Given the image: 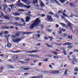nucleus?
<instances>
[{
	"mask_svg": "<svg viewBox=\"0 0 78 78\" xmlns=\"http://www.w3.org/2000/svg\"><path fill=\"white\" fill-rule=\"evenodd\" d=\"M73 47V46H68V48H69V49H70V48H72Z\"/></svg>",
	"mask_w": 78,
	"mask_h": 78,
	"instance_id": "39",
	"label": "nucleus"
},
{
	"mask_svg": "<svg viewBox=\"0 0 78 78\" xmlns=\"http://www.w3.org/2000/svg\"><path fill=\"white\" fill-rule=\"evenodd\" d=\"M1 18H4V19L7 20H9V19H10L11 16L10 15H6L5 16L4 14H2L1 15Z\"/></svg>",
	"mask_w": 78,
	"mask_h": 78,
	"instance_id": "4",
	"label": "nucleus"
},
{
	"mask_svg": "<svg viewBox=\"0 0 78 78\" xmlns=\"http://www.w3.org/2000/svg\"><path fill=\"white\" fill-rule=\"evenodd\" d=\"M67 72L65 71V73H64V74L65 75H67Z\"/></svg>",
	"mask_w": 78,
	"mask_h": 78,
	"instance_id": "57",
	"label": "nucleus"
},
{
	"mask_svg": "<svg viewBox=\"0 0 78 78\" xmlns=\"http://www.w3.org/2000/svg\"><path fill=\"white\" fill-rule=\"evenodd\" d=\"M28 56H31V57H34V58H38V55L34 54L28 55Z\"/></svg>",
	"mask_w": 78,
	"mask_h": 78,
	"instance_id": "10",
	"label": "nucleus"
},
{
	"mask_svg": "<svg viewBox=\"0 0 78 78\" xmlns=\"http://www.w3.org/2000/svg\"><path fill=\"white\" fill-rule=\"evenodd\" d=\"M17 58H18V55H15L13 57V61H16V59H17Z\"/></svg>",
	"mask_w": 78,
	"mask_h": 78,
	"instance_id": "17",
	"label": "nucleus"
},
{
	"mask_svg": "<svg viewBox=\"0 0 78 78\" xmlns=\"http://www.w3.org/2000/svg\"><path fill=\"white\" fill-rule=\"evenodd\" d=\"M30 33H31V32H25L23 31H20L18 32H17L16 34L15 35H11V37H12L14 38H16L17 37H18V36L20 34H30Z\"/></svg>",
	"mask_w": 78,
	"mask_h": 78,
	"instance_id": "2",
	"label": "nucleus"
},
{
	"mask_svg": "<svg viewBox=\"0 0 78 78\" xmlns=\"http://www.w3.org/2000/svg\"><path fill=\"white\" fill-rule=\"evenodd\" d=\"M13 14L15 16H18L20 15V14L18 13H15Z\"/></svg>",
	"mask_w": 78,
	"mask_h": 78,
	"instance_id": "23",
	"label": "nucleus"
},
{
	"mask_svg": "<svg viewBox=\"0 0 78 78\" xmlns=\"http://www.w3.org/2000/svg\"><path fill=\"white\" fill-rule=\"evenodd\" d=\"M18 5L20 6H24L25 8H27L28 9H29V8H30V6L26 5L21 3H20Z\"/></svg>",
	"mask_w": 78,
	"mask_h": 78,
	"instance_id": "5",
	"label": "nucleus"
},
{
	"mask_svg": "<svg viewBox=\"0 0 78 78\" xmlns=\"http://www.w3.org/2000/svg\"><path fill=\"white\" fill-rule=\"evenodd\" d=\"M53 53H54L55 55H58V53H57L56 52H53Z\"/></svg>",
	"mask_w": 78,
	"mask_h": 78,
	"instance_id": "49",
	"label": "nucleus"
},
{
	"mask_svg": "<svg viewBox=\"0 0 78 78\" xmlns=\"http://www.w3.org/2000/svg\"><path fill=\"white\" fill-rule=\"evenodd\" d=\"M19 52H21V51H14L13 52V53H19Z\"/></svg>",
	"mask_w": 78,
	"mask_h": 78,
	"instance_id": "35",
	"label": "nucleus"
},
{
	"mask_svg": "<svg viewBox=\"0 0 78 78\" xmlns=\"http://www.w3.org/2000/svg\"><path fill=\"white\" fill-rule=\"evenodd\" d=\"M45 16V14H42L41 17H44Z\"/></svg>",
	"mask_w": 78,
	"mask_h": 78,
	"instance_id": "51",
	"label": "nucleus"
},
{
	"mask_svg": "<svg viewBox=\"0 0 78 78\" xmlns=\"http://www.w3.org/2000/svg\"><path fill=\"white\" fill-rule=\"evenodd\" d=\"M50 14H51V15H53L54 14V13H53V12H49Z\"/></svg>",
	"mask_w": 78,
	"mask_h": 78,
	"instance_id": "52",
	"label": "nucleus"
},
{
	"mask_svg": "<svg viewBox=\"0 0 78 78\" xmlns=\"http://www.w3.org/2000/svg\"><path fill=\"white\" fill-rule=\"evenodd\" d=\"M62 31H66V30L65 29H62Z\"/></svg>",
	"mask_w": 78,
	"mask_h": 78,
	"instance_id": "60",
	"label": "nucleus"
},
{
	"mask_svg": "<svg viewBox=\"0 0 78 78\" xmlns=\"http://www.w3.org/2000/svg\"><path fill=\"white\" fill-rule=\"evenodd\" d=\"M73 61H72V63H73V64L74 65V64H75V63H74V62H76L77 60H76V59L75 58H73Z\"/></svg>",
	"mask_w": 78,
	"mask_h": 78,
	"instance_id": "19",
	"label": "nucleus"
},
{
	"mask_svg": "<svg viewBox=\"0 0 78 78\" xmlns=\"http://www.w3.org/2000/svg\"><path fill=\"white\" fill-rule=\"evenodd\" d=\"M3 34V33L2 32H0V36H2Z\"/></svg>",
	"mask_w": 78,
	"mask_h": 78,
	"instance_id": "55",
	"label": "nucleus"
},
{
	"mask_svg": "<svg viewBox=\"0 0 78 78\" xmlns=\"http://www.w3.org/2000/svg\"><path fill=\"white\" fill-rule=\"evenodd\" d=\"M51 31H52V29H51V30L48 29V30H47V31H48V32H51Z\"/></svg>",
	"mask_w": 78,
	"mask_h": 78,
	"instance_id": "37",
	"label": "nucleus"
},
{
	"mask_svg": "<svg viewBox=\"0 0 78 78\" xmlns=\"http://www.w3.org/2000/svg\"><path fill=\"white\" fill-rule=\"evenodd\" d=\"M73 16H74V17H78L77 16H74L73 15V14H72L71 15H70L71 17H72Z\"/></svg>",
	"mask_w": 78,
	"mask_h": 78,
	"instance_id": "33",
	"label": "nucleus"
},
{
	"mask_svg": "<svg viewBox=\"0 0 78 78\" xmlns=\"http://www.w3.org/2000/svg\"><path fill=\"white\" fill-rule=\"evenodd\" d=\"M12 40L13 42H15V43H18V42H19L21 41V39L20 38H18L15 39H12Z\"/></svg>",
	"mask_w": 78,
	"mask_h": 78,
	"instance_id": "7",
	"label": "nucleus"
},
{
	"mask_svg": "<svg viewBox=\"0 0 78 78\" xmlns=\"http://www.w3.org/2000/svg\"><path fill=\"white\" fill-rule=\"evenodd\" d=\"M19 11H22L23 12H24V11H25L23 9H19Z\"/></svg>",
	"mask_w": 78,
	"mask_h": 78,
	"instance_id": "31",
	"label": "nucleus"
},
{
	"mask_svg": "<svg viewBox=\"0 0 78 78\" xmlns=\"http://www.w3.org/2000/svg\"><path fill=\"white\" fill-rule=\"evenodd\" d=\"M70 3V5H71V6H73V3Z\"/></svg>",
	"mask_w": 78,
	"mask_h": 78,
	"instance_id": "56",
	"label": "nucleus"
},
{
	"mask_svg": "<svg viewBox=\"0 0 78 78\" xmlns=\"http://www.w3.org/2000/svg\"><path fill=\"white\" fill-rule=\"evenodd\" d=\"M40 27H41L42 28H44V25H41Z\"/></svg>",
	"mask_w": 78,
	"mask_h": 78,
	"instance_id": "54",
	"label": "nucleus"
},
{
	"mask_svg": "<svg viewBox=\"0 0 78 78\" xmlns=\"http://www.w3.org/2000/svg\"><path fill=\"white\" fill-rule=\"evenodd\" d=\"M7 46L8 48H10V47H11V46H12V44L9 43L7 44Z\"/></svg>",
	"mask_w": 78,
	"mask_h": 78,
	"instance_id": "16",
	"label": "nucleus"
},
{
	"mask_svg": "<svg viewBox=\"0 0 78 78\" xmlns=\"http://www.w3.org/2000/svg\"><path fill=\"white\" fill-rule=\"evenodd\" d=\"M46 45H47V47H51V46H50V45L49 44H46Z\"/></svg>",
	"mask_w": 78,
	"mask_h": 78,
	"instance_id": "48",
	"label": "nucleus"
},
{
	"mask_svg": "<svg viewBox=\"0 0 78 78\" xmlns=\"http://www.w3.org/2000/svg\"><path fill=\"white\" fill-rule=\"evenodd\" d=\"M29 74H30V73H24V75H29Z\"/></svg>",
	"mask_w": 78,
	"mask_h": 78,
	"instance_id": "61",
	"label": "nucleus"
},
{
	"mask_svg": "<svg viewBox=\"0 0 78 78\" xmlns=\"http://www.w3.org/2000/svg\"><path fill=\"white\" fill-rule=\"evenodd\" d=\"M75 71L76 72H78V69L77 68H76V69H75Z\"/></svg>",
	"mask_w": 78,
	"mask_h": 78,
	"instance_id": "44",
	"label": "nucleus"
},
{
	"mask_svg": "<svg viewBox=\"0 0 78 78\" xmlns=\"http://www.w3.org/2000/svg\"><path fill=\"white\" fill-rule=\"evenodd\" d=\"M53 74H58L59 73V71H54L53 72Z\"/></svg>",
	"mask_w": 78,
	"mask_h": 78,
	"instance_id": "18",
	"label": "nucleus"
},
{
	"mask_svg": "<svg viewBox=\"0 0 78 78\" xmlns=\"http://www.w3.org/2000/svg\"><path fill=\"white\" fill-rule=\"evenodd\" d=\"M61 12H62L61 11H59L58 12V14H61Z\"/></svg>",
	"mask_w": 78,
	"mask_h": 78,
	"instance_id": "63",
	"label": "nucleus"
},
{
	"mask_svg": "<svg viewBox=\"0 0 78 78\" xmlns=\"http://www.w3.org/2000/svg\"><path fill=\"white\" fill-rule=\"evenodd\" d=\"M61 17L62 20H63V19H64V20H66L65 22H66V23L68 22V25L69 27L70 28V30H71L72 31H73V30H72V28H73V27L72 26V23H70L69 21H68L67 19H66V18L65 17H64V16H61Z\"/></svg>",
	"mask_w": 78,
	"mask_h": 78,
	"instance_id": "3",
	"label": "nucleus"
},
{
	"mask_svg": "<svg viewBox=\"0 0 78 78\" xmlns=\"http://www.w3.org/2000/svg\"><path fill=\"white\" fill-rule=\"evenodd\" d=\"M47 19L48 20L50 21V22H53V20L52 17L51 16L49 15L47 16Z\"/></svg>",
	"mask_w": 78,
	"mask_h": 78,
	"instance_id": "6",
	"label": "nucleus"
},
{
	"mask_svg": "<svg viewBox=\"0 0 78 78\" xmlns=\"http://www.w3.org/2000/svg\"><path fill=\"white\" fill-rule=\"evenodd\" d=\"M15 19L16 20H20V19L18 17H15Z\"/></svg>",
	"mask_w": 78,
	"mask_h": 78,
	"instance_id": "27",
	"label": "nucleus"
},
{
	"mask_svg": "<svg viewBox=\"0 0 78 78\" xmlns=\"http://www.w3.org/2000/svg\"><path fill=\"white\" fill-rule=\"evenodd\" d=\"M60 25H61L63 27H66V28H67V27H68L67 25L63 23H60Z\"/></svg>",
	"mask_w": 78,
	"mask_h": 78,
	"instance_id": "12",
	"label": "nucleus"
},
{
	"mask_svg": "<svg viewBox=\"0 0 78 78\" xmlns=\"http://www.w3.org/2000/svg\"><path fill=\"white\" fill-rule=\"evenodd\" d=\"M72 56L73 58H76V55H72Z\"/></svg>",
	"mask_w": 78,
	"mask_h": 78,
	"instance_id": "45",
	"label": "nucleus"
},
{
	"mask_svg": "<svg viewBox=\"0 0 78 78\" xmlns=\"http://www.w3.org/2000/svg\"><path fill=\"white\" fill-rule=\"evenodd\" d=\"M49 38H50V40L51 41H52V39H53V37H49Z\"/></svg>",
	"mask_w": 78,
	"mask_h": 78,
	"instance_id": "43",
	"label": "nucleus"
},
{
	"mask_svg": "<svg viewBox=\"0 0 78 78\" xmlns=\"http://www.w3.org/2000/svg\"><path fill=\"white\" fill-rule=\"evenodd\" d=\"M59 1H60L61 3H65V0H59Z\"/></svg>",
	"mask_w": 78,
	"mask_h": 78,
	"instance_id": "26",
	"label": "nucleus"
},
{
	"mask_svg": "<svg viewBox=\"0 0 78 78\" xmlns=\"http://www.w3.org/2000/svg\"><path fill=\"white\" fill-rule=\"evenodd\" d=\"M9 6H10V7H11V9H12V7H14V5L13 4H12L11 5H9Z\"/></svg>",
	"mask_w": 78,
	"mask_h": 78,
	"instance_id": "24",
	"label": "nucleus"
},
{
	"mask_svg": "<svg viewBox=\"0 0 78 78\" xmlns=\"http://www.w3.org/2000/svg\"><path fill=\"white\" fill-rule=\"evenodd\" d=\"M23 67H21V69H23V70H29V68H23Z\"/></svg>",
	"mask_w": 78,
	"mask_h": 78,
	"instance_id": "21",
	"label": "nucleus"
},
{
	"mask_svg": "<svg viewBox=\"0 0 78 78\" xmlns=\"http://www.w3.org/2000/svg\"><path fill=\"white\" fill-rule=\"evenodd\" d=\"M33 24H31L29 27L31 29H33L34 27H36L39 24L40 20L39 18H37L35 20H33Z\"/></svg>",
	"mask_w": 78,
	"mask_h": 78,
	"instance_id": "1",
	"label": "nucleus"
},
{
	"mask_svg": "<svg viewBox=\"0 0 78 78\" xmlns=\"http://www.w3.org/2000/svg\"><path fill=\"white\" fill-rule=\"evenodd\" d=\"M28 0H23V2H25L26 5H30V2L29 1H27Z\"/></svg>",
	"mask_w": 78,
	"mask_h": 78,
	"instance_id": "8",
	"label": "nucleus"
},
{
	"mask_svg": "<svg viewBox=\"0 0 78 78\" xmlns=\"http://www.w3.org/2000/svg\"><path fill=\"white\" fill-rule=\"evenodd\" d=\"M34 3H37H37H38V2H37V0H34Z\"/></svg>",
	"mask_w": 78,
	"mask_h": 78,
	"instance_id": "29",
	"label": "nucleus"
},
{
	"mask_svg": "<svg viewBox=\"0 0 78 78\" xmlns=\"http://www.w3.org/2000/svg\"><path fill=\"white\" fill-rule=\"evenodd\" d=\"M37 51L36 50L33 51H29L27 52V53H36L37 52Z\"/></svg>",
	"mask_w": 78,
	"mask_h": 78,
	"instance_id": "14",
	"label": "nucleus"
},
{
	"mask_svg": "<svg viewBox=\"0 0 78 78\" xmlns=\"http://www.w3.org/2000/svg\"><path fill=\"white\" fill-rule=\"evenodd\" d=\"M30 19L31 18L30 16L26 17L25 18L26 22H29Z\"/></svg>",
	"mask_w": 78,
	"mask_h": 78,
	"instance_id": "9",
	"label": "nucleus"
},
{
	"mask_svg": "<svg viewBox=\"0 0 78 78\" xmlns=\"http://www.w3.org/2000/svg\"><path fill=\"white\" fill-rule=\"evenodd\" d=\"M68 39H70V35H68Z\"/></svg>",
	"mask_w": 78,
	"mask_h": 78,
	"instance_id": "62",
	"label": "nucleus"
},
{
	"mask_svg": "<svg viewBox=\"0 0 78 78\" xmlns=\"http://www.w3.org/2000/svg\"><path fill=\"white\" fill-rule=\"evenodd\" d=\"M0 56H4V55H3V54H2L0 55Z\"/></svg>",
	"mask_w": 78,
	"mask_h": 78,
	"instance_id": "64",
	"label": "nucleus"
},
{
	"mask_svg": "<svg viewBox=\"0 0 78 78\" xmlns=\"http://www.w3.org/2000/svg\"><path fill=\"white\" fill-rule=\"evenodd\" d=\"M7 67L8 69H14V67L11 66H8Z\"/></svg>",
	"mask_w": 78,
	"mask_h": 78,
	"instance_id": "22",
	"label": "nucleus"
},
{
	"mask_svg": "<svg viewBox=\"0 0 78 78\" xmlns=\"http://www.w3.org/2000/svg\"><path fill=\"white\" fill-rule=\"evenodd\" d=\"M30 60V59H25V61H29Z\"/></svg>",
	"mask_w": 78,
	"mask_h": 78,
	"instance_id": "42",
	"label": "nucleus"
},
{
	"mask_svg": "<svg viewBox=\"0 0 78 78\" xmlns=\"http://www.w3.org/2000/svg\"><path fill=\"white\" fill-rule=\"evenodd\" d=\"M20 62H22V63H23V64L26 63V62H24V61L23 62V61H20Z\"/></svg>",
	"mask_w": 78,
	"mask_h": 78,
	"instance_id": "50",
	"label": "nucleus"
},
{
	"mask_svg": "<svg viewBox=\"0 0 78 78\" xmlns=\"http://www.w3.org/2000/svg\"><path fill=\"white\" fill-rule=\"evenodd\" d=\"M53 58L54 59H58V58H59V56L58 55L55 56H54Z\"/></svg>",
	"mask_w": 78,
	"mask_h": 78,
	"instance_id": "28",
	"label": "nucleus"
},
{
	"mask_svg": "<svg viewBox=\"0 0 78 78\" xmlns=\"http://www.w3.org/2000/svg\"><path fill=\"white\" fill-rule=\"evenodd\" d=\"M44 38L46 40H48V38L47 37H44Z\"/></svg>",
	"mask_w": 78,
	"mask_h": 78,
	"instance_id": "58",
	"label": "nucleus"
},
{
	"mask_svg": "<svg viewBox=\"0 0 78 78\" xmlns=\"http://www.w3.org/2000/svg\"><path fill=\"white\" fill-rule=\"evenodd\" d=\"M63 53H64V54L65 55H66L67 54L66 53V52L65 51H63Z\"/></svg>",
	"mask_w": 78,
	"mask_h": 78,
	"instance_id": "53",
	"label": "nucleus"
},
{
	"mask_svg": "<svg viewBox=\"0 0 78 78\" xmlns=\"http://www.w3.org/2000/svg\"><path fill=\"white\" fill-rule=\"evenodd\" d=\"M4 28L5 29H9V28H10V27L7 26L4 27Z\"/></svg>",
	"mask_w": 78,
	"mask_h": 78,
	"instance_id": "32",
	"label": "nucleus"
},
{
	"mask_svg": "<svg viewBox=\"0 0 78 78\" xmlns=\"http://www.w3.org/2000/svg\"><path fill=\"white\" fill-rule=\"evenodd\" d=\"M9 32L8 31H5L4 32V33L5 34H8L9 33Z\"/></svg>",
	"mask_w": 78,
	"mask_h": 78,
	"instance_id": "30",
	"label": "nucleus"
},
{
	"mask_svg": "<svg viewBox=\"0 0 78 78\" xmlns=\"http://www.w3.org/2000/svg\"><path fill=\"white\" fill-rule=\"evenodd\" d=\"M62 14L65 17H68V18H69V16H68V15H67L66 13H62Z\"/></svg>",
	"mask_w": 78,
	"mask_h": 78,
	"instance_id": "20",
	"label": "nucleus"
},
{
	"mask_svg": "<svg viewBox=\"0 0 78 78\" xmlns=\"http://www.w3.org/2000/svg\"><path fill=\"white\" fill-rule=\"evenodd\" d=\"M63 36H65L66 37H67V34H64Z\"/></svg>",
	"mask_w": 78,
	"mask_h": 78,
	"instance_id": "46",
	"label": "nucleus"
},
{
	"mask_svg": "<svg viewBox=\"0 0 78 78\" xmlns=\"http://www.w3.org/2000/svg\"><path fill=\"white\" fill-rule=\"evenodd\" d=\"M13 25L15 26H18L19 25V23H14Z\"/></svg>",
	"mask_w": 78,
	"mask_h": 78,
	"instance_id": "25",
	"label": "nucleus"
},
{
	"mask_svg": "<svg viewBox=\"0 0 78 78\" xmlns=\"http://www.w3.org/2000/svg\"><path fill=\"white\" fill-rule=\"evenodd\" d=\"M55 17H56V18H59V16L57 14H55Z\"/></svg>",
	"mask_w": 78,
	"mask_h": 78,
	"instance_id": "36",
	"label": "nucleus"
},
{
	"mask_svg": "<svg viewBox=\"0 0 78 78\" xmlns=\"http://www.w3.org/2000/svg\"><path fill=\"white\" fill-rule=\"evenodd\" d=\"M68 58L69 59V61H72V59L71 58H70V57L69 56H68Z\"/></svg>",
	"mask_w": 78,
	"mask_h": 78,
	"instance_id": "47",
	"label": "nucleus"
},
{
	"mask_svg": "<svg viewBox=\"0 0 78 78\" xmlns=\"http://www.w3.org/2000/svg\"><path fill=\"white\" fill-rule=\"evenodd\" d=\"M36 36L37 37H40L41 36V35L39 34H37L36 35Z\"/></svg>",
	"mask_w": 78,
	"mask_h": 78,
	"instance_id": "34",
	"label": "nucleus"
},
{
	"mask_svg": "<svg viewBox=\"0 0 78 78\" xmlns=\"http://www.w3.org/2000/svg\"><path fill=\"white\" fill-rule=\"evenodd\" d=\"M22 21V22H25V21L23 19V18H21L20 19Z\"/></svg>",
	"mask_w": 78,
	"mask_h": 78,
	"instance_id": "38",
	"label": "nucleus"
},
{
	"mask_svg": "<svg viewBox=\"0 0 78 78\" xmlns=\"http://www.w3.org/2000/svg\"><path fill=\"white\" fill-rule=\"evenodd\" d=\"M3 7H4V8H7L8 7V6H7V5L6 4H4L3 5Z\"/></svg>",
	"mask_w": 78,
	"mask_h": 78,
	"instance_id": "41",
	"label": "nucleus"
},
{
	"mask_svg": "<svg viewBox=\"0 0 78 78\" xmlns=\"http://www.w3.org/2000/svg\"><path fill=\"white\" fill-rule=\"evenodd\" d=\"M9 36H10V35L8 34L7 36L6 37V36H5V37H6V38L7 39V40H8V38H9Z\"/></svg>",
	"mask_w": 78,
	"mask_h": 78,
	"instance_id": "40",
	"label": "nucleus"
},
{
	"mask_svg": "<svg viewBox=\"0 0 78 78\" xmlns=\"http://www.w3.org/2000/svg\"><path fill=\"white\" fill-rule=\"evenodd\" d=\"M40 5H41V7L45 6V4H44L42 1H40Z\"/></svg>",
	"mask_w": 78,
	"mask_h": 78,
	"instance_id": "15",
	"label": "nucleus"
},
{
	"mask_svg": "<svg viewBox=\"0 0 78 78\" xmlns=\"http://www.w3.org/2000/svg\"><path fill=\"white\" fill-rule=\"evenodd\" d=\"M50 1H51V3H53L54 2H55V3H56L58 4V5H60V4L59 3V2L56 0H50Z\"/></svg>",
	"mask_w": 78,
	"mask_h": 78,
	"instance_id": "11",
	"label": "nucleus"
},
{
	"mask_svg": "<svg viewBox=\"0 0 78 78\" xmlns=\"http://www.w3.org/2000/svg\"><path fill=\"white\" fill-rule=\"evenodd\" d=\"M63 45H71L72 44V43H69V42H67V43H64V44H63Z\"/></svg>",
	"mask_w": 78,
	"mask_h": 78,
	"instance_id": "13",
	"label": "nucleus"
},
{
	"mask_svg": "<svg viewBox=\"0 0 78 78\" xmlns=\"http://www.w3.org/2000/svg\"><path fill=\"white\" fill-rule=\"evenodd\" d=\"M14 27L13 26H11L10 27V28H11V29L12 28V29H13V28H14Z\"/></svg>",
	"mask_w": 78,
	"mask_h": 78,
	"instance_id": "59",
	"label": "nucleus"
}]
</instances>
